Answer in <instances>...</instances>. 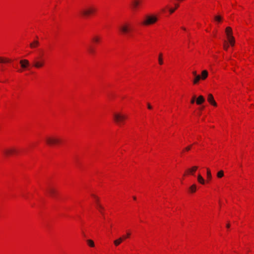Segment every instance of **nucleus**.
I'll return each instance as SVG.
<instances>
[{"label":"nucleus","mask_w":254,"mask_h":254,"mask_svg":"<svg viewBox=\"0 0 254 254\" xmlns=\"http://www.w3.org/2000/svg\"><path fill=\"white\" fill-rule=\"evenodd\" d=\"M119 31L123 35L131 36L132 28L130 24L127 22H125L119 27Z\"/></svg>","instance_id":"obj_1"},{"label":"nucleus","mask_w":254,"mask_h":254,"mask_svg":"<svg viewBox=\"0 0 254 254\" xmlns=\"http://www.w3.org/2000/svg\"><path fill=\"white\" fill-rule=\"evenodd\" d=\"M158 20L157 16L154 15H146L141 22V24L144 26H148L153 24Z\"/></svg>","instance_id":"obj_2"},{"label":"nucleus","mask_w":254,"mask_h":254,"mask_svg":"<svg viewBox=\"0 0 254 254\" xmlns=\"http://www.w3.org/2000/svg\"><path fill=\"white\" fill-rule=\"evenodd\" d=\"M97 10L96 8L93 5H89L81 9L80 13L84 17L88 16L93 14Z\"/></svg>","instance_id":"obj_3"},{"label":"nucleus","mask_w":254,"mask_h":254,"mask_svg":"<svg viewBox=\"0 0 254 254\" xmlns=\"http://www.w3.org/2000/svg\"><path fill=\"white\" fill-rule=\"evenodd\" d=\"M114 121L119 126L123 124L127 119V116L120 113H116L113 115Z\"/></svg>","instance_id":"obj_4"},{"label":"nucleus","mask_w":254,"mask_h":254,"mask_svg":"<svg viewBox=\"0 0 254 254\" xmlns=\"http://www.w3.org/2000/svg\"><path fill=\"white\" fill-rule=\"evenodd\" d=\"M46 142L49 145H53L60 143L61 140L55 136H49L46 138Z\"/></svg>","instance_id":"obj_5"},{"label":"nucleus","mask_w":254,"mask_h":254,"mask_svg":"<svg viewBox=\"0 0 254 254\" xmlns=\"http://www.w3.org/2000/svg\"><path fill=\"white\" fill-rule=\"evenodd\" d=\"M44 64V62L43 61H37L34 60L33 62V66L36 68H40L42 67Z\"/></svg>","instance_id":"obj_6"},{"label":"nucleus","mask_w":254,"mask_h":254,"mask_svg":"<svg viewBox=\"0 0 254 254\" xmlns=\"http://www.w3.org/2000/svg\"><path fill=\"white\" fill-rule=\"evenodd\" d=\"M47 192L52 197L55 196L57 194V190L53 188L49 187L47 189Z\"/></svg>","instance_id":"obj_7"},{"label":"nucleus","mask_w":254,"mask_h":254,"mask_svg":"<svg viewBox=\"0 0 254 254\" xmlns=\"http://www.w3.org/2000/svg\"><path fill=\"white\" fill-rule=\"evenodd\" d=\"M16 152V150L13 148L6 149L3 151V153L6 156L13 154Z\"/></svg>","instance_id":"obj_8"},{"label":"nucleus","mask_w":254,"mask_h":254,"mask_svg":"<svg viewBox=\"0 0 254 254\" xmlns=\"http://www.w3.org/2000/svg\"><path fill=\"white\" fill-rule=\"evenodd\" d=\"M208 101L214 106H217V103L215 101L213 96L211 94H209L207 97Z\"/></svg>","instance_id":"obj_9"},{"label":"nucleus","mask_w":254,"mask_h":254,"mask_svg":"<svg viewBox=\"0 0 254 254\" xmlns=\"http://www.w3.org/2000/svg\"><path fill=\"white\" fill-rule=\"evenodd\" d=\"M140 4L139 0H132L131 1V7L133 10H136Z\"/></svg>","instance_id":"obj_10"},{"label":"nucleus","mask_w":254,"mask_h":254,"mask_svg":"<svg viewBox=\"0 0 254 254\" xmlns=\"http://www.w3.org/2000/svg\"><path fill=\"white\" fill-rule=\"evenodd\" d=\"M20 64L21 67L23 68H26L29 65V62L27 60H21L20 61Z\"/></svg>","instance_id":"obj_11"},{"label":"nucleus","mask_w":254,"mask_h":254,"mask_svg":"<svg viewBox=\"0 0 254 254\" xmlns=\"http://www.w3.org/2000/svg\"><path fill=\"white\" fill-rule=\"evenodd\" d=\"M205 99L202 95H200L199 96H198V97L197 98L196 100V102L197 105H200L202 103H203Z\"/></svg>","instance_id":"obj_12"},{"label":"nucleus","mask_w":254,"mask_h":254,"mask_svg":"<svg viewBox=\"0 0 254 254\" xmlns=\"http://www.w3.org/2000/svg\"><path fill=\"white\" fill-rule=\"evenodd\" d=\"M124 241L123 237H120L117 240L114 241V244L116 246H118L120 245L122 242Z\"/></svg>","instance_id":"obj_13"},{"label":"nucleus","mask_w":254,"mask_h":254,"mask_svg":"<svg viewBox=\"0 0 254 254\" xmlns=\"http://www.w3.org/2000/svg\"><path fill=\"white\" fill-rule=\"evenodd\" d=\"M225 32L227 35V38H229V36H233L232 35V28L230 27H227L226 28Z\"/></svg>","instance_id":"obj_14"},{"label":"nucleus","mask_w":254,"mask_h":254,"mask_svg":"<svg viewBox=\"0 0 254 254\" xmlns=\"http://www.w3.org/2000/svg\"><path fill=\"white\" fill-rule=\"evenodd\" d=\"M39 43L37 40L34 41L32 43H30V47L31 48H35L39 46Z\"/></svg>","instance_id":"obj_15"},{"label":"nucleus","mask_w":254,"mask_h":254,"mask_svg":"<svg viewBox=\"0 0 254 254\" xmlns=\"http://www.w3.org/2000/svg\"><path fill=\"white\" fill-rule=\"evenodd\" d=\"M208 76V72L207 71V70H204L202 71V73H201V79L202 80H204L205 79H206L207 78Z\"/></svg>","instance_id":"obj_16"},{"label":"nucleus","mask_w":254,"mask_h":254,"mask_svg":"<svg viewBox=\"0 0 254 254\" xmlns=\"http://www.w3.org/2000/svg\"><path fill=\"white\" fill-rule=\"evenodd\" d=\"M230 44L233 46L235 44V39L233 36H229V38H227Z\"/></svg>","instance_id":"obj_17"},{"label":"nucleus","mask_w":254,"mask_h":254,"mask_svg":"<svg viewBox=\"0 0 254 254\" xmlns=\"http://www.w3.org/2000/svg\"><path fill=\"white\" fill-rule=\"evenodd\" d=\"M196 190V185L195 184H193L189 188V190L191 193H193L195 192Z\"/></svg>","instance_id":"obj_18"},{"label":"nucleus","mask_w":254,"mask_h":254,"mask_svg":"<svg viewBox=\"0 0 254 254\" xmlns=\"http://www.w3.org/2000/svg\"><path fill=\"white\" fill-rule=\"evenodd\" d=\"M197 181L201 184L203 185L205 183V181L204 179L200 174H199L197 176Z\"/></svg>","instance_id":"obj_19"},{"label":"nucleus","mask_w":254,"mask_h":254,"mask_svg":"<svg viewBox=\"0 0 254 254\" xmlns=\"http://www.w3.org/2000/svg\"><path fill=\"white\" fill-rule=\"evenodd\" d=\"M10 62V60L8 58L0 57V63H6Z\"/></svg>","instance_id":"obj_20"},{"label":"nucleus","mask_w":254,"mask_h":254,"mask_svg":"<svg viewBox=\"0 0 254 254\" xmlns=\"http://www.w3.org/2000/svg\"><path fill=\"white\" fill-rule=\"evenodd\" d=\"M201 79V77L200 76V75H197V76H195L194 77V79L193 80V83L194 84H196L198 82V81L200 80V79Z\"/></svg>","instance_id":"obj_21"},{"label":"nucleus","mask_w":254,"mask_h":254,"mask_svg":"<svg viewBox=\"0 0 254 254\" xmlns=\"http://www.w3.org/2000/svg\"><path fill=\"white\" fill-rule=\"evenodd\" d=\"M197 167L196 166H194L193 167H192L190 169L188 170V172L191 174H193V173L195 172L196 170H197Z\"/></svg>","instance_id":"obj_22"},{"label":"nucleus","mask_w":254,"mask_h":254,"mask_svg":"<svg viewBox=\"0 0 254 254\" xmlns=\"http://www.w3.org/2000/svg\"><path fill=\"white\" fill-rule=\"evenodd\" d=\"M162 56H163L162 54V53H160L159 55L158 62H159V64L160 65H162L163 64Z\"/></svg>","instance_id":"obj_23"},{"label":"nucleus","mask_w":254,"mask_h":254,"mask_svg":"<svg viewBox=\"0 0 254 254\" xmlns=\"http://www.w3.org/2000/svg\"><path fill=\"white\" fill-rule=\"evenodd\" d=\"M97 209L99 210V211L103 214V210L104 209V208L103 206L101 205L100 203L97 204Z\"/></svg>","instance_id":"obj_24"},{"label":"nucleus","mask_w":254,"mask_h":254,"mask_svg":"<svg viewBox=\"0 0 254 254\" xmlns=\"http://www.w3.org/2000/svg\"><path fill=\"white\" fill-rule=\"evenodd\" d=\"M87 244L91 247H94L95 246L94 242L91 240H87Z\"/></svg>","instance_id":"obj_25"},{"label":"nucleus","mask_w":254,"mask_h":254,"mask_svg":"<svg viewBox=\"0 0 254 254\" xmlns=\"http://www.w3.org/2000/svg\"><path fill=\"white\" fill-rule=\"evenodd\" d=\"M100 40V37L98 36H94L92 38V40L95 43L99 42Z\"/></svg>","instance_id":"obj_26"},{"label":"nucleus","mask_w":254,"mask_h":254,"mask_svg":"<svg viewBox=\"0 0 254 254\" xmlns=\"http://www.w3.org/2000/svg\"><path fill=\"white\" fill-rule=\"evenodd\" d=\"M207 177L208 180H210L212 178L211 173L209 169H207Z\"/></svg>","instance_id":"obj_27"},{"label":"nucleus","mask_w":254,"mask_h":254,"mask_svg":"<svg viewBox=\"0 0 254 254\" xmlns=\"http://www.w3.org/2000/svg\"><path fill=\"white\" fill-rule=\"evenodd\" d=\"M222 17L220 15H216L214 17V19L216 21L219 22L221 21Z\"/></svg>","instance_id":"obj_28"},{"label":"nucleus","mask_w":254,"mask_h":254,"mask_svg":"<svg viewBox=\"0 0 254 254\" xmlns=\"http://www.w3.org/2000/svg\"><path fill=\"white\" fill-rule=\"evenodd\" d=\"M224 176V172L222 170L219 171L217 173V176L218 178H222Z\"/></svg>","instance_id":"obj_29"},{"label":"nucleus","mask_w":254,"mask_h":254,"mask_svg":"<svg viewBox=\"0 0 254 254\" xmlns=\"http://www.w3.org/2000/svg\"><path fill=\"white\" fill-rule=\"evenodd\" d=\"M92 196L95 198V201H96V207H97V204L98 203H99V198L96 196V195H95L94 194H92Z\"/></svg>","instance_id":"obj_30"},{"label":"nucleus","mask_w":254,"mask_h":254,"mask_svg":"<svg viewBox=\"0 0 254 254\" xmlns=\"http://www.w3.org/2000/svg\"><path fill=\"white\" fill-rule=\"evenodd\" d=\"M223 47H224V49L225 50H227L228 49L229 44L227 43H226V41H225V42H224V44Z\"/></svg>","instance_id":"obj_31"},{"label":"nucleus","mask_w":254,"mask_h":254,"mask_svg":"<svg viewBox=\"0 0 254 254\" xmlns=\"http://www.w3.org/2000/svg\"><path fill=\"white\" fill-rule=\"evenodd\" d=\"M195 99H196V96H193L192 98V99L191 100V101H190V103L191 104H193L195 102Z\"/></svg>","instance_id":"obj_32"},{"label":"nucleus","mask_w":254,"mask_h":254,"mask_svg":"<svg viewBox=\"0 0 254 254\" xmlns=\"http://www.w3.org/2000/svg\"><path fill=\"white\" fill-rule=\"evenodd\" d=\"M130 234L129 233H127L126 235V236H123L122 237L124 238V240L127 238H128L130 236Z\"/></svg>","instance_id":"obj_33"},{"label":"nucleus","mask_w":254,"mask_h":254,"mask_svg":"<svg viewBox=\"0 0 254 254\" xmlns=\"http://www.w3.org/2000/svg\"><path fill=\"white\" fill-rule=\"evenodd\" d=\"M175 10H176V8H170L169 11H170V13H173V12H174Z\"/></svg>","instance_id":"obj_34"},{"label":"nucleus","mask_w":254,"mask_h":254,"mask_svg":"<svg viewBox=\"0 0 254 254\" xmlns=\"http://www.w3.org/2000/svg\"><path fill=\"white\" fill-rule=\"evenodd\" d=\"M89 52H90V53H91V54H93V53H94V50H93L92 48H90L89 49Z\"/></svg>","instance_id":"obj_35"},{"label":"nucleus","mask_w":254,"mask_h":254,"mask_svg":"<svg viewBox=\"0 0 254 254\" xmlns=\"http://www.w3.org/2000/svg\"><path fill=\"white\" fill-rule=\"evenodd\" d=\"M190 148H191V145L185 148V150H187V151H189V150H190Z\"/></svg>","instance_id":"obj_36"},{"label":"nucleus","mask_w":254,"mask_h":254,"mask_svg":"<svg viewBox=\"0 0 254 254\" xmlns=\"http://www.w3.org/2000/svg\"><path fill=\"white\" fill-rule=\"evenodd\" d=\"M147 107L149 109H151L152 108L151 105L149 103H147Z\"/></svg>","instance_id":"obj_37"},{"label":"nucleus","mask_w":254,"mask_h":254,"mask_svg":"<svg viewBox=\"0 0 254 254\" xmlns=\"http://www.w3.org/2000/svg\"><path fill=\"white\" fill-rule=\"evenodd\" d=\"M192 74H193V75H194V77H195V76H197V73H196V71H193L192 72Z\"/></svg>","instance_id":"obj_38"},{"label":"nucleus","mask_w":254,"mask_h":254,"mask_svg":"<svg viewBox=\"0 0 254 254\" xmlns=\"http://www.w3.org/2000/svg\"><path fill=\"white\" fill-rule=\"evenodd\" d=\"M175 7L174 8H176V9L177 8H178V7L179 6V4H178V3H175Z\"/></svg>","instance_id":"obj_39"},{"label":"nucleus","mask_w":254,"mask_h":254,"mask_svg":"<svg viewBox=\"0 0 254 254\" xmlns=\"http://www.w3.org/2000/svg\"><path fill=\"white\" fill-rule=\"evenodd\" d=\"M230 226V224H227V225H226L227 228H229Z\"/></svg>","instance_id":"obj_40"},{"label":"nucleus","mask_w":254,"mask_h":254,"mask_svg":"<svg viewBox=\"0 0 254 254\" xmlns=\"http://www.w3.org/2000/svg\"><path fill=\"white\" fill-rule=\"evenodd\" d=\"M182 28L184 30H186V28H185V27H182Z\"/></svg>","instance_id":"obj_41"},{"label":"nucleus","mask_w":254,"mask_h":254,"mask_svg":"<svg viewBox=\"0 0 254 254\" xmlns=\"http://www.w3.org/2000/svg\"><path fill=\"white\" fill-rule=\"evenodd\" d=\"M133 199L135 200L136 199V197L135 196H133Z\"/></svg>","instance_id":"obj_42"},{"label":"nucleus","mask_w":254,"mask_h":254,"mask_svg":"<svg viewBox=\"0 0 254 254\" xmlns=\"http://www.w3.org/2000/svg\"><path fill=\"white\" fill-rule=\"evenodd\" d=\"M162 11L163 12H164V11H165V9L163 8V9H162Z\"/></svg>","instance_id":"obj_43"},{"label":"nucleus","mask_w":254,"mask_h":254,"mask_svg":"<svg viewBox=\"0 0 254 254\" xmlns=\"http://www.w3.org/2000/svg\"><path fill=\"white\" fill-rule=\"evenodd\" d=\"M204 107H201L200 109L202 110L203 109Z\"/></svg>","instance_id":"obj_44"}]
</instances>
